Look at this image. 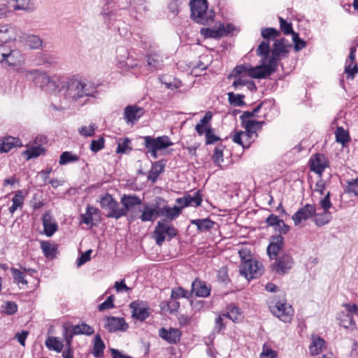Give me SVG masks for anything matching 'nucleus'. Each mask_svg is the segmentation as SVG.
I'll use <instances>...</instances> for the list:
<instances>
[{
    "label": "nucleus",
    "instance_id": "obj_17",
    "mask_svg": "<svg viewBox=\"0 0 358 358\" xmlns=\"http://www.w3.org/2000/svg\"><path fill=\"white\" fill-rule=\"evenodd\" d=\"M309 165L310 170L321 177L325 168L327 166V159L324 155L317 153L310 159Z\"/></svg>",
    "mask_w": 358,
    "mask_h": 358
},
{
    "label": "nucleus",
    "instance_id": "obj_45",
    "mask_svg": "<svg viewBox=\"0 0 358 358\" xmlns=\"http://www.w3.org/2000/svg\"><path fill=\"white\" fill-rule=\"evenodd\" d=\"M245 96L243 94H235L233 92L228 93V99L231 105L234 106H242L245 105L243 101Z\"/></svg>",
    "mask_w": 358,
    "mask_h": 358
},
{
    "label": "nucleus",
    "instance_id": "obj_27",
    "mask_svg": "<svg viewBox=\"0 0 358 358\" xmlns=\"http://www.w3.org/2000/svg\"><path fill=\"white\" fill-rule=\"evenodd\" d=\"M16 36V28L11 24L0 25V43H6Z\"/></svg>",
    "mask_w": 358,
    "mask_h": 358
},
{
    "label": "nucleus",
    "instance_id": "obj_28",
    "mask_svg": "<svg viewBox=\"0 0 358 358\" xmlns=\"http://www.w3.org/2000/svg\"><path fill=\"white\" fill-rule=\"evenodd\" d=\"M159 216H162L166 218V221H171L180 215V208L177 206L173 207H169L168 206H164L162 208L158 207Z\"/></svg>",
    "mask_w": 358,
    "mask_h": 358
},
{
    "label": "nucleus",
    "instance_id": "obj_37",
    "mask_svg": "<svg viewBox=\"0 0 358 358\" xmlns=\"http://www.w3.org/2000/svg\"><path fill=\"white\" fill-rule=\"evenodd\" d=\"M270 52V45L268 41H263L258 45L256 53L258 56L263 57L262 62H265V60L268 58Z\"/></svg>",
    "mask_w": 358,
    "mask_h": 358
},
{
    "label": "nucleus",
    "instance_id": "obj_5",
    "mask_svg": "<svg viewBox=\"0 0 358 358\" xmlns=\"http://www.w3.org/2000/svg\"><path fill=\"white\" fill-rule=\"evenodd\" d=\"M100 204L102 209L106 211V216L108 217L117 220L124 216V211L120 206V203L109 194H106L101 198Z\"/></svg>",
    "mask_w": 358,
    "mask_h": 358
},
{
    "label": "nucleus",
    "instance_id": "obj_51",
    "mask_svg": "<svg viewBox=\"0 0 358 358\" xmlns=\"http://www.w3.org/2000/svg\"><path fill=\"white\" fill-rule=\"evenodd\" d=\"M223 150L224 146L222 145H220L215 148V152L213 155V162L219 166H221V163H222L224 161Z\"/></svg>",
    "mask_w": 358,
    "mask_h": 358
},
{
    "label": "nucleus",
    "instance_id": "obj_13",
    "mask_svg": "<svg viewBox=\"0 0 358 358\" xmlns=\"http://www.w3.org/2000/svg\"><path fill=\"white\" fill-rule=\"evenodd\" d=\"M294 265L292 257L287 253H284L272 264L271 268L277 273L283 275L287 273L292 269Z\"/></svg>",
    "mask_w": 358,
    "mask_h": 358
},
{
    "label": "nucleus",
    "instance_id": "obj_11",
    "mask_svg": "<svg viewBox=\"0 0 358 358\" xmlns=\"http://www.w3.org/2000/svg\"><path fill=\"white\" fill-rule=\"evenodd\" d=\"M257 123H255V120H248L245 123H243L245 131H241L234 134L233 137V141L238 145H241L243 148L248 147V145H245L243 141V138L248 140L252 138L254 134H256L257 129Z\"/></svg>",
    "mask_w": 358,
    "mask_h": 358
},
{
    "label": "nucleus",
    "instance_id": "obj_2",
    "mask_svg": "<svg viewBox=\"0 0 358 358\" xmlns=\"http://www.w3.org/2000/svg\"><path fill=\"white\" fill-rule=\"evenodd\" d=\"M25 76L28 80L34 82L41 88L55 91L58 87L59 78L56 75L50 76L45 71L34 69L27 71Z\"/></svg>",
    "mask_w": 358,
    "mask_h": 358
},
{
    "label": "nucleus",
    "instance_id": "obj_6",
    "mask_svg": "<svg viewBox=\"0 0 358 358\" xmlns=\"http://www.w3.org/2000/svg\"><path fill=\"white\" fill-rule=\"evenodd\" d=\"M94 330L92 327L82 323L81 324L73 325H64L63 327V336L65 341L69 345L72 343L73 338L76 335H86L91 336L94 334Z\"/></svg>",
    "mask_w": 358,
    "mask_h": 358
},
{
    "label": "nucleus",
    "instance_id": "obj_61",
    "mask_svg": "<svg viewBox=\"0 0 358 358\" xmlns=\"http://www.w3.org/2000/svg\"><path fill=\"white\" fill-rule=\"evenodd\" d=\"M113 301L114 296L113 295L109 296L104 302L99 305V310L102 311L106 309L113 308L114 307Z\"/></svg>",
    "mask_w": 358,
    "mask_h": 358
},
{
    "label": "nucleus",
    "instance_id": "obj_3",
    "mask_svg": "<svg viewBox=\"0 0 358 358\" xmlns=\"http://www.w3.org/2000/svg\"><path fill=\"white\" fill-rule=\"evenodd\" d=\"M178 234L177 229L173 225L169 224L166 220L158 221L153 231L152 236L155 240L157 245L161 246L167 238L171 241Z\"/></svg>",
    "mask_w": 358,
    "mask_h": 358
},
{
    "label": "nucleus",
    "instance_id": "obj_60",
    "mask_svg": "<svg viewBox=\"0 0 358 358\" xmlns=\"http://www.w3.org/2000/svg\"><path fill=\"white\" fill-rule=\"evenodd\" d=\"M218 281L223 282V283H227L229 281V278L228 276V272H227V268L225 266L221 267L217 272V275Z\"/></svg>",
    "mask_w": 358,
    "mask_h": 358
},
{
    "label": "nucleus",
    "instance_id": "obj_49",
    "mask_svg": "<svg viewBox=\"0 0 358 358\" xmlns=\"http://www.w3.org/2000/svg\"><path fill=\"white\" fill-rule=\"evenodd\" d=\"M336 141L344 144L349 141V134L343 127H339L336 129Z\"/></svg>",
    "mask_w": 358,
    "mask_h": 358
},
{
    "label": "nucleus",
    "instance_id": "obj_38",
    "mask_svg": "<svg viewBox=\"0 0 358 358\" xmlns=\"http://www.w3.org/2000/svg\"><path fill=\"white\" fill-rule=\"evenodd\" d=\"M26 44L31 49H40L43 47V41L41 38L36 35H29L26 38Z\"/></svg>",
    "mask_w": 358,
    "mask_h": 358
},
{
    "label": "nucleus",
    "instance_id": "obj_12",
    "mask_svg": "<svg viewBox=\"0 0 358 358\" xmlns=\"http://www.w3.org/2000/svg\"><path fill=\"white\" fill-rule=\"evenodd\" d=\"M271 313L281 321L289 322L293 316V309L290 305L286 303L277 302L274 306H271Z\"/></svg>",
    "mask_w": 358,
    "mask_h": 358
},
{
    "label": "nucleus",
    "instance_id": "obj_7",
    "mask_svg": "<svg viewBox=\"0 0 358 358\" xmlns=\"http://www.w3.org/2000/svg\"><path fill=\"white\" fill-rule=\"evenodd\" d=\"M291 47L292 45L285 38L276 39L273 44L271 55L269 57L268 61H273L275 66L277 68L278 61L282 57H287L289 52V48Z\"/></svg>",
    "mask_w": 358,
    "mask_h": 358
},
{
    "label": "nucleus",
    "instance_id": "obj_21",
    "mask_svg": "<svg viewBox=\"0 0 358 358\" xmlns=\"http://www.w3.org/2000/svg\"><path fill=\"white\" fill-rule=\"evenodd\" d=\"M159 335L169 343H176L180 339L181 333L178 329L170 328L168 330L162 327L159 331Z\"/></svg>",
    "mask_w": 358,
    "mask_h": 358
},
{
    "label": "nucleus",
    "instance_id": "obj_56",
    "mask_svg": "<svg viewBox=\"0 0 358 358\" xmlns=\"http://www.w3.org/2000/svg\"><path fill=\"white\" fill-rule=\"evenodd\" d=\"M280 21V29L283 33L286 35L292 34L293 35V33H295L293 31L292 24L289 22H287L286 20H285L282 17H279Z\"/></svg>",
    "mask_w": 358,
    "mask_h": 358
},
{
    "label": "nucleus",
    "instance_id": "obj_32",
    "mask_svg": "<svg viewBox=\"0 0 358 358\" xmlns=\"http://www.w3.org/2000/svg\"><path fill=\"white\" fill-rule=\"evenodd\" d=\"M106 348L105 343L102 341L99 334H96L94 339L92 354L96 358L102 357L103 350Z\"/></svg>",
    "mask_w": 358,
    "mask_h": 358
},
{
    "label": "nucleus",
    "instance_id": "obj_18",
    "mask_svg": "<svg viewBox=\"0 0 358 358\" xmlns=\"http://www.w3.org/2000/svg\"><path fill=\"white\" fill-rule=\"evenodd\" d=\"M106 323L104 325L109 332H115L117 331H124L128 327V324L126 323L123 317H106Z\"/></svg>",
    "mask_w": 358,
    "mask_h": 358
},
{
    "label": "nucleus",
    "instance_id": "obj_35",
    "mask_svg": "<svg viewBox=\"0 0 358 358\" xmlns=\"http://www.w3.org/2000/svg\"><path fill=\"white\" fill-rule=\"evenodd\" d=\"M201 33L207 38H218L224 36V28H221V25L217 29L203 28Z\"/></svg>",
    "mask_w": 358,
    "mask_h": 358
},
{
    "label": "nucleus",
    "instance_id": "obj_16",
    "mask_svg": "<svg viewBox=\"0 0 358 358\" xmlns=\"http://www.w3.org/2000/svg\"><path fill=\"white\" fill-rule=\"evenodd\" d=\"M315 207L312 204H306L299 208L292 217L294 224L299 225L302 221H306L315 214Z\"/></svg>",
    "mask_w": 358,
    "mask_h": 358
},
{
    "label": "nucleus",
    "instance_id": "obj_23",
    "mask_svg": "<svg viewBox=\"0 0 358 358\" xmlns=\"http://www.w3.org/2000/svg\"><path fill=\"white\" fill-rule=\"evenodd\" d=\"M22 146L21 141L17 138L6 136L0 139V153H6L13 148Z\"/></svg>",
    "mask_w": 358,
    "mask_h": 358
},
{
    "label": "nucleus",
    "instance_id": "obj_43",
    "mask_svg": "<svg viewBox=\"0 0 358 358\" xmlns=\"http://www.w3.org/2000/svg\"><path fill=\"white\" fill-rule=\"evenodd\" d=\"M315 223L320 227L327 224L331 219V213L327 211H324L322 214L315 213Z\"/></svg>",
    "mask_w": 358,
    "mask_h": 358
},
{
    "label": "nucleus",
    "instance_id": "obj_58",
    "mask_svg": "<svg viewBox=\"0 0 358 358\" xmlns=\"http://www.w3.org/2000/svg\"><path fill=\"white\" fill-rule=\"evenodd\" d=\"M130 140L128 138L123 139L122 142L119 141L117 147L116 148L117 153H126L127 151L131 150V148L129 146Z\"/></svg>",
    "mask_w": 358,
    "mask_h": 358
},
{
    "label": "nucleus",
    "instance_id": "obj_26",
    "mask_svg": "<svg viewBox=\"0 0 358 358\" xmlns=\"http://www.w3.org/2000/svg\"><path fill=\"white\" fill-rule=\"evenodd\" d=\"M121 203L123 207L122 209L124 211V216L127 215L129 210L134 206H139L142 203V200L136 195H126L124 194L121 198Z\"/></svg>",
    "mask_w": 358,
    "mask_h": 358
},
{
    "label": "nucleus",
    "instance_id": "obj_9",
    "mask_svg": "<svg viewBox=\"0 0 358 358\" xmlns=\"http://www.w3.org/2000/svg\"><path fill=\"white\" fill-rule=\"evenodd\" d=\"M261 65L249 68L248 76L252 78H264L276 71L273 61H268L267 64L264 62Z\"/></svg>",
    "mask_w": 358,
    "mask_h": 358
},
{
    "label": "nucleus",
    "instance_id": "obj_22",
    "mask_svg": "<svg viewBox=\"0 0 358 358\" xmlns=\"http://www.w3.org/2000/svg\"><path fill=\"white\" fill-rule=\"evenodd\" d=\"M44 234L50 237L57 230V224L53 220L50 212H45L42 218Z\"/></svg>",
    "mask_w": 358,
    "mask_h": 358
},
{
    "label": "nucleus",
    "instance_id": "obj_8",
    "mask_svg": "<svg viewBox=\"0 0 358 358\" xmlns=\"http://www.w3.org/2000/svg\"><path fill=\"white\" fill-rule=\"evenodd\" d=\"M192 18L197 23L204 24L208 22L205 17L208 8L207 0H192L189 3Z\"/></svg>",
    "mask_w": 358,
    "mask_h": 358
},
{
    "label": "nucleus",
    "instance_id": "obj_4",
    "mask_svg": "<svg viewBox=\"0 0 358 358\" xmlns=\"http://www.w3.org/2000/svg\"><path fill=\"white\" fill-rule=\"evenodd\" d=\"M143 140L145 147L154 159L158 157V151L166 149L173 145L168 136H162L157 138L146 136L143 137Z\"/></svg>",
    "mask_w": 358,
    "mask_h": 358
},
{
    "label": "nucleus",
    "instance_id": "obj_42",
    "mask_svg": "<svg viewBox=\"0 0 358 358\" xmlns=\"http://www.w3.org/2000/svg\"><path fill=\"white\" fill-rule=\"evenodd\" d=\"M41 248L46 257L52 258L55 257L57 250L55 245H52L48 241H42L41 242Z\"/></svg>",
    "mask_w": 358,
    "mask_h": 358
},
{
    "label": "nucleus",
    "instance_id": "obj_48",
    "mask_svg": "<svg viewBox=\"0 0 358 358\" xmlns=\"http://www.w3.org/2000/svg\"><path fill=\"white\" fill-rule=\"evenodd\" d=\"M186 196L189 206L197 207L201 205L203 199L199 190L194 192L193 196L190 194Z\"/></svg>",
    "mask_w": 358,
    "mask_h": 358
},
{
    "label": "nucleus",
    "instance_id": "obj_31",
    "mask_svg": "<svg viewBox=\"0 0 358 358\" xmlns=\"http://www.w3.org/2000/svg\"><path fill=\"white\" fill-rule=\"evenodd\" d=\"M324 341L320 337L313 336L312 342L309 346L310 354L315 356L320 354L324 346Z\"/></svg>",
    "mask_w": 358,
    "mask_h": 358
},
{
    "label": "nucleus",
    "instance_id": "obj_19",
    "mask_svg": "<svg viewBox=\"0 0 358 358\" xmlns=\"http://www.w3.org/2000/svg\"><path fill=\"white\" fill-rule=\"evenodd\" d=\"M284 245V238L281 235L273 236L268 246L267 247V253L271 259H276L278 252Z\"/></svg>",
    "mask_w": 358,
    "mask_h": 358
},
{
    "label": "nucleus",
    "instance_id": "obj_62",
    "mask_svg": "<svg viewBox=\"0 0 358 358\" xmlns=\"http://www.w3.org/2000/svg\"><path fill=\"white\" fill-rule=\"evenodd\" d=\"M249 68L247 66L241 65L237 66L233 71V73L235 77L238 76H248L249 73Z\"/></svg>",
    "mask_w": 358,
    "mask_h": 358
},
{
    "label": "nucleus",
    "instance_id": "obj_54",
    "mask_svg": "<svg viewBox=\"0 0 358 358\" xmlns=\"http://www.w3.org/2000/svg\"><path fill=\"white\" fill-rule=\"evenodd\" d=\"M45 149L41 147V145L37 146H34L26 150L24 152L28 155V159L37 157L41 155Z\"/></svg>",
    "mask_w": 358,
    "mask_h": 358
},
{
    "label": "nucleus",
    "instance_id": "obj_55",
    "mask_svg": "<svg viewBox=\"0 0 358 358\" xmlns=\"http://www.w3.org/2000/svg\"><path fill=\"white\" fill-rule=\"evenodd\" d=\"M292 41L294 42V48L296 52H299L306 47V42L299 38L297 33H293Z\"/></svg>",
    "mask_w": 358,
    "mask_h": 358
},
{
    "label": "nucleus",
    "instance_id": "obj_10",
    "mask_svg": "<svg viewBox=\"0 0 358 358\" xmlns=\"http://www.w3.org/2000/svg\"><path fill=\"white\" fill-rule=\"evenodd\" d=\"M117 65L119 68L125 70L134 69L137 64L128 50L124 47H120L116 50Z\"/></svg>",
    "mask_w": 358,
    "mask_h": 358
},
{
    "label": "nucleus",
    "instance_id": "obj_29",
    "mask_svg": "<svg viewBox=\"0 0 358 358\" xmlns=\"http://www.w3.org/2000/svg\"><path fill=\"white\" fill-rule=\"evenodd\" d=\"M158 207H151L150 205H145L143 210H142L141 215L139 218L142 222L154 221L157 217H159Z\"/></svg>",
    "mask_w": 358,
    "mask_h": 358
},
{
    "label": "nucleus",
    "instance_id": "obj_24",
    "mask_svg": "<svg viewBox=\"0 0 358 358\" xmlns=\"http://www.w3.org/2000/svg\"><path fill=\"white\" fill-rule=\"evenodd\" d=\"M22 61V56L20 52L16 50H10L8 48L6 56L2 62L3 66H16L20 64Z\"/></svg>",
    "mask_w": 358,
    "mask_h": 358
},
{
    "label": "nucleus",
    "instance_id": "obj_20",
    "mask_svg": "<svg viewBox=\"0 0 358 358\" xmlns=\"http://www.w3.org/2000/svg\"><path fill=\"white\" fill-rule=\"evenodd\" d=\"M143 115V109L138 106H128L124 108V120L127 123L134 124Z\"/></svg>",
    "mask_w": 358,
    "mask_h": 358
},
{
    "label": "nucleus",
    "instance_id": "obj_14",
    "mask_svg": "<svg viewBox=\"0 0 358 358\" xmlns=\"http://www.w3.org/2000/svg\"><path fill=\"white\" fill-rule=\"evenodd\" d=\"M239 272L246 279L250 280L256 278L259 274L258 262L249 258L241 263Z\"/></svg>",
    "mask_w": 358,
    "mask_h": 358
},
{
    "label": "nucleus",
    "instance_id": "obj_47",
    "mask_svg": "<svg viewBox=\"0 0 358 358\" xmlns=\"http://www.w3.org/2000/svg\"><path fill=\"white\" fill-rule=\"evenodd\" d=\"M345 192L351 196L358 195V178L352 179L347 182Z\"/></svg>",
    "mask_w": 358,
    "mask_h": 358
},
{
    "label": "nucleus",
    "instance_id": "obj_57",
    "mask_svg": "<svg viewBox=\"0 0 358 358\" xmlns=\"http://www.w3.org/2000/svg\"><path fill=\"white\" fill-rule=\"evenodd\" d=\"M104 143L103 137H100L97 140H93L90 144V150L94 152H97L104 148Z\"/></svg>",
    "mask_w": 358,
    "mask_h": 358
},
{
    "label": "nucleus",
    "instance_id": "obj_15",
    "mask_svg": "<svg viewBox=\"0 0 358 358\" xmlns=\"http://www.w3.org/2000/svg\"><path fill=\"white\" fill-rule=\"evenodd\" d=\"M132 317L143 321L150 315L149 308L141 301H135L129 304Z\"/></svg>",
    "mask_w": 358,
    "mask_h": 358
},
{
    "label": "nucleus",
    "instance_id": "obj_30",
    "mask_svg": "<svg viewBox=\"0 0 358 358\" xmlns=\"http://www.w3.org/2000/svg\"><path fill=\"white\" fill-rule=\"evenodd\" d=\"M339 324L345 329L354 330L356 324L351 314H345L342 312L338 315Z\"/></svg>",
    "mask_w": 358,
    "mask_h": 358
},
{
    "label": "nucleus",
    "instance_id": "obj_34",
    "mask_svg": "<svg viewBox=\"0 0 358 358\" xmlns=\"http://www.w3.org/2000/svg\"><path fill=\"white\" fill-rule=\"evenodd\" d=\"M191 223L196 226L198 230L201 231H208L215 224V222L208 218L193 220Z\"/></svg>",
    "mask_w": 358,
    "mask_h": 358
},
{
    "label": "nucleus",
    "instance_id": "obj_63",
    "mask_svg": "<svg viewBox=\"0 0 358 358\" xmlns=\"http://www.w3.org/2000/svg\"><path fill=\"white\" fill-rule=\"evenodd\" d=\"M357 72L358 66L357 64H355L352 68H351V64H348L345 66V73H346V77L348 79L352 80Z\"/></svg>",
    "mask_w": 358,
    "mask_h": 358
},
{
    "label": "nucleus",
    "instance_id": "obj_1",
    "mask_svg": "<svg viewBox=\"0 0 358 358\" xmlns=\"http://www.w3.org/2000/svg\"><path fill=\"white\" fill-rule=\"evenodd\" d=\"M62 90L64 92L65 99L70 102H76L83 97L91 96L94 92L85 83L74 77L66 80Z\"/></svg>",
    "mask_w": 358,
    "mask_h": 358
},
{
    "label": "nucleus",
    "instance_id": "obj_59",
    "mask_svg": "<svg viewBox=\"0 0 358 358\" xmlns=\"http://www.w3.org/2000/svg\"><path fill=\"white\" fill-rule=\"evenodd\" d=\"M260 357L261 358H277L278 353L276 351L268 348L266 345H264Z\"/></svg>",
    "mask_w": 358,
    "mask_h": 358
},
{
    "label": "nucleus",
    "instance_id": "obj_36",
    "mask_svg": "<svg viewBox=\"0 0 358 358\" xmlns=\"http://www.w3.org/2000/svg\"><path fill=\"white\" fill-rule=\"evenodd\" d=\"M45 345L49 350L57 352H61L64 348L63 343L57 337H48L45 341Z\"/></svg>",
    "mask_w": 358,
    "mask_h": 358
},
{
    "label": "nucleus",
    "instance_id": "obj_50",
    "mask_svg": "<svg viewBox=\"0 0 358 358\" xmlns=\"http://www.w3.org/2000/svg\"><path fill=\"white\" fill-rule=\"evenodd\" d=\"M148 66L157 69L161 68L162 65V59L158 55H150L148 56Z\"/></svg>",
    "mask_w": 358,
    "mask_h": 358
},
{
    "label": "nucleus",
    "instance_id": "obj_40",
    "mask_svg": "<svg viewBox=\"0 0 358 358\" xmlns=\"http://www.w3.org/2000/svg\"><path fill=\"white\" fill-rule=\"evenodd\" d=\"M78 160L79 157L77 155H74L71 152L65 151L60 155L59 163L60 165H65L68 163L75 162Z\"/></svg>",
    "mask_w": 358,
    "mask_h": 358
},
{
    "label": "nucleus",
    "instance_id": "obj_41",
    "mask_svg": "<svg viewBox=\"0 0 358 358\" xmlns=\"http://www.w3.org/2000/svg\"><path fill=\"white\" fill-rule=\"evenodd\" d=\"M192 297L191 291L189 292L181 287L173 289L171 291V299H178L180 298L189 299Z\"/></svg>",
    "mask_w": 358,
    "mask_h": 358
},
{
    "label": "nucleus",
    "instance_id": "obj_44",
    "mask_svg": "<svg viewBox=\"0 0 358 358\" xmlns=\"http://www.w3.org/2000/svg\"><path fill=\"white\" fill-rule=\"evenodd\" d=\"M224 316L228 317L234 322H237L241 319V313L238 307L234 305H230L227 308V313Z\"/></svg>",
    "mask_w": 358,
    "mask_h": 358
},
{
    "label": "nucleus",
    "instance_id": "obj_64",
    "mask_svg": "<svg viewBox=\"0 0 358 358\" xmlns=\"http://www.w3.org/2000/svg\"><path fill=\"white\" fill-rule=\"evenodd\" d=\"M281 220L277 215L271 214L266 218V223L268 226L274 227L275 230H277V227L280 224Z\"/></svg>",
    "mask_w": 358,
    "mask_h": 358
},
{
    "label": "nucleus",
    "instance_id": "obj_52",
    "mask_svg": "<svg viewBox=\"0 0 358 358\" xmlns=\"http://www.w3.org/2000/svg\"><path fill=\"white\" fill-rule=\"evenodd\" d=\"M96 127L94 124H91L90 126H83L78 129L80 135L84 137L92 136L94 134Z\"/></svg>",
    "mask_w": 358,
    "mask_h": 358
},
{
    "label": "nucleus",
    "instance_id": "obj_46",
    "mask_svg": "<svg viewBox=\"0 0 358 358\" xmlns=\"http://www.w3.org/2000/svg\"><path fill=\"white\" fill-rule=\"evenodd\" d=\"M261 34L265 39L264 41L267 39L269 41V40H273L276 37L279 36L280 32L275 28L269 27L263 29L261 31Z\"/></svg>",
    "mask_w": 358,
    "mask_h": 358
},
{
    "label": "nucleus",
    "instance_id": "obj_53",
    "mask_svg": "<svg viewBox=\"0 0 358 358\" xmlns=\"http://www.w3.org/2000/svg\"><path fill=\"white\" fill-rule=\"evenodd\" d=\"M206 144H213L220 140V138L215 136L213 133V129L210 126L206 127Z\"/></svg>",
    "mask_w": 358,
    "mask_h": 358
},
{
    "label": "nucleus",
    "instance_id": "obj_39",
    "mask_svg": "<svg viewBox=\"0 0 358 358\" xmlns=\"http://www.w3.org/2000/svg\"><path fill=\"white\" fill-rule=\"evenodd\" d=\"M10 271L13 275V280L15 283L18 285H22L24 286H27L28 282L25 279V276L22 271L15 268H11Z\"/></svg>",
    "mask_w": 358,
    "mask_h": 358
},
{
    "label": "nucleus",
    "instance_id": "obj_25",
    "mask_svg": "<svg viewBox=\"0 0 358 358\" xmlns=\"http://www.w3.org/2000/svg\"><path fill=\"white\" fill-rule=\"evenodd\" d=\"M192 295L194 294L198 297H207L210 295V288L207 286L206 282L196 279L192 283Z\"/></svg>",
    "mask_w": 358,
    "mask_h": 358
},
{
    "label": "nucleus",
    "instance_id": "obj_33",
    "mask_svg": "<svg viewBox=\"0 0 358 358\" xmlns=\"http://www.w3.org/2000/svg\"><path fill=\"white\" fill-rule=\"evenodd\" d=\"M164 164L162 161L156 162L152 166L150 171L148 178L152 182H155L159 175L164 171Z\"/></svg>",
    "mask_w": 358,
    "mask_h": 358
}]
</instances>
